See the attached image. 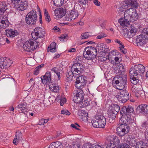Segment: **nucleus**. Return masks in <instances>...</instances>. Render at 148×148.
Listing matches in <instances>:
<instances>
[{"label":"nucleus","mask_w":148,"mask_h":148,"mask_svg":"<svg viewBox=\"0 0 148 148\" xmlns=\"http://www.w3.org/2000/svg\"><path fill=\"white\" fill-rule=\"evenodd\" d=\"M106 35L105 34H100L97 37V39H99L103 38L104 37H106Z\"/></svg>","instance_id":"58"},{"label":"nucleus","mask_w":148,"mask_h":148,"mask_svg":"<svg viewBox=\"0 0 148 148\" xmlns=\"http://www.w3.org/2000/svg\"><path fill=\"white\" fill-rule=\"evenodd\" d=\"M49 89L53 92H57L59 90V87L56 84L50 82L49 84Z\"/></svg>","instance_id":"29"},{"label":"nucleus","mask_w":148,"mask_h":148,"mask_svg":"<svg viewBox=\"0 0 148 148\" xmlns=\"http://www.w3.org/2000/svg\"><path fill=\"white\" fill-rule=\"evenodd\" d=\"M66 101V99L65 98H61L60 99V105L61 106H63L64 103Z\"/></svg>","instance_id":"56"},{"label":"nucleus","mask_w":148,"mask_h":148,"mask_svg":"<svg viewBox=\"0 0 148 148\" xmlns=\"http://www.w3.org/2000/svg\"><path fill=\"white\" fill-rule=\"evenodd\" d=\"M109 111H113L115 113L117 114V112L119 111L120 107L119 105L116 104H113L109 105L108 107Z\"/></svg>","instance_id":"31"},{"label":"nucleus","mask_w":148,"mask_h":148,"mask_svg":"<svg viewBox=\"0 0 148 148\" xmlns=\"http://www.w3.org/2000/svg\"><path fill=\"white\" fill-rule=\"evenodd\" d=\"M64 0H52L55 6L59 7L63 4Z\"/></svg>","instance_id":"40"},{"label":"nucleus","mask_w":148,"mask_h":148,"mask_svg":"<svg viewBox=\"0 0 148 148\" xmlns=\"http://www.w3.org/2000/svg\"><path fill=\"white\" fill-rule=\"evenodd\" d=\"M7 5L3 2L0 3V15L3 14L7 9Z\"/></svg>","instance_id":"35"},{"label":"nucleus","mask_w":148,"mask_h":148,"mask_svg":"<svg viewBox=\"0 0 148 148\" xmlns=\"http://www.w3.org/2000/svg\"><path fill=\"white\" fill-rule=\"evenodd\" d=\"M110 143L108 144L106 147L107 148H114L120 143L119 138L116 136H111L110 137Z\"/></svg>","instance_id":"12"},{"label":"nucleus","mask_w":148,"mask_h":148,"mask_svg":"<svg viewBox=\"0 0 148 148\" xmlns=\"http://www.w3.org/2000/svg\"><path fill=\"white\" fill-rule=\"evenodd\" d=\"M137 45L138 46H142L143 44L144 40L141 36H138L136 38Z\"/></svg>","instance_id":"43"},{"label":"nucleus","mask_w":148,"mask_h":148,"mask_svg":"<svg viewBox=\"0 0 148 148\" xmlns=\"http://www.w3.org/2000/svg\"><path fill=\"white\" fill-rule=\"evenodd\" d=\"M97 118L95 117V118L93 119L92 121V123L93 126L95 127L100 128L99 124V122L98 121V120Z\"/></svg>","instance_id":"44"},{"label":"nucleus","mask_w":148,"mask_h":148,"mask_svg":"<svg viewBox=\"0 0 148 148\" xmlns=\"http://www.w3.org/2000/svg\"><path fill=\"white\" fill-rule=\"evenodd\" d=\"M108 115L109 117L112 119H115L116 116L117 114L114 112V111H109V109H108Z\"/></svg>","instance_id":"42"},{"label":"nucleus","mask_w":148,"mask_h":148,"mask_svg":"<svg viewBox=\"0 0 148 148\" xmlns=\"http://www.w3.org/2000/svg\"><path fill=\"white\" fill-rule=\"evenodd\" d=\"M125 68L122 64H120L114 70V72L118 75H124Z\"/></svg>","instance_id":"22"},{"label":"nucleus","mask_w":148,"mask_h":148,"mask_svg":"<svg viewBox=\"0 0 148 148\" xmlns=\"http://www.w3.org/2000/svg\"><path fill=\"white\" fill-rule=\"evenodd\" d=\"M91 35L89 34V32H86L82 34L81 38L82 39H85L88 38Z\"/></svg>","instance_id":"48"},{"label":"nucleus","mask_w":148,"mask_h":148,"mask_svg":"<svg viewBox=\"0 0 148 148\" xmlns=\"http://www.w3.org/2000/svg\"><path fill=\"white\" fill-rule=\"evenodd\" d=\"M145 67L143 65L138 64L134 66L133 69L130 70V77H131V82L134 84H137L138 81V77L141 76L145 71Z\"/></svg>","instance_id":"2"},{"label":"nucleus","mask_w":148,"mask_h":148,"mask_svg":"<svg viewBox=\"0 0 148 148\" xmlns=\"http://www.w3.org/2000/svg\"><path fill=\"white\" fill-rule=\"evenodd\" d=\"M122 115L121 118L120 119L119 122L121 125H127L131 122L132 119L130 118V116H127L124 114Z\"/></svg>","instance_id":"14"},{"label":"nucleus","mask_w":148,"mask_h":148,"mask_svg":"<svg viewBox=\"0 0 148 148\" xmlns=\"http://www.w3.org/2000/svg\"><path fill=\"white\" fill-rule=\"evenodd\" d=\"M23 140L22 135L21 132L19 131H16V132L15 138L13 141V143L17 145L20 141Z\"/></svg>","instance_id":"24"},{"label":"nucleus","mask_w":148,"mask_h":148,"mask_svg":"<svg viewBox=\"0 0 148 148\" xmlns=\"http://www.w3.org/2000/svg\"><path fill=\"white\" fill-rule=\"evenodd\" d=\"M134 35L131 33L130 32H129L127 33V36L126 37L127 38L130 39L132 38Z\"/></svg>","instance_id":"55"},{"label":"nucleus","mask_w":148,"mask_h":148,"mask_svg":"<svg viewBox=\"0 0 148 148\" xmlns=\"http://www.w3.org/2000/svg\"><path fill=\"white\" fill-rule=\"evenodd\" d=\"M51 71L56 73V74H57V73L59 72L58 71V69L56 67H55L52 68L51 69Z\"/></svg>","instance_id":"61"},{"label":"nucleus","mask_w":148,"mask_h":148,"mask_svg":"<svg viewBox=\"0 0 148 148\" xmlns=\"http://www.w3.org/2000/svg\"><path fill=\"white\" fill-rule=\"evenodd\" d=\"M129 3L127 0H125L122 5L121 8L124 9L127 8L128 7H130Z\"/></svg>","instance_id":"49"},{"label":"nucleus","mask_w":148,"mask_h":148,"mask_svg":"<svg viewBox=\"0 0 148 148\" xmlns=\"http://www.w3.org/2000/svg\"><path fill=\"white\" fill-rule=\"evenodd\" d=\"M67 37V35L66 34L62 35L59 38L60 40L61 41H63Z\"/></svg>","instance_id":"53"},{"label":"nucleus","mask_w":148,"mask_h":148,"mask_svg":"<svg viewBox=\"0 0 148 148\" xmlns=\"http://www.w3.org/2000/svg\"><path fill=\"white\" fill-rule=\"evenodd\" d=\"M129 127L127 125H120L116 129V134L120 136H123L129 132Z\"/></svg>","instance_id":"10"},{"label":"nucleus","mask_w":148,"mask_h":148,"mask_svg":"<svg viewBox=\"0 0 148 148\" xmlns=\"http://www.w3.org/2000/svg\"><path fill=\"white\" fill-rule=\"evenodd\" d=\"M78 16V12L75 9L71 10L70 13L69 15L68 18H67V20L69 21L73 20L77 17Z\"/></svg>","instance_id":"23"},{"label":"nucleus","mask_w":148,"mask_h":148,"mask_svg":"<svg viewBox=\"0 0 148 148\" xmlns=\"http://www.w3.org/2000/svg\"><path fill=\"white\" fill-rule=\"evenodd\" d=\"M44 11L45 19L48 22H50L51 21V18L50 16L49 15V13L47 10L46 9H45Z\"/></svg>","instance_id":"45"},{"label":"nucleus","mask_w":148,"mask_h":148,"mask_svg":"<svg viewBox=\"0 0 148 148\" xmlns=\"http://www.w3.org/2000/svg\"><path fill=\"white\" fill-rule=\"evenodd\" d=\"M56 48H50L49 49V48H48L47 49V51H50L52 53H53L56 51Z\"/></svg>","instance_id":"64"},{"label":"nucleus","mask_w":148,"mask_h":148,"mask_svg":"<svg viewBox=\"0 0 148 148\" xmlns=\"http://www.w3.org/2000/svg\"><path fill=\"white\" fill-rule=\"evenodd\" d=\"M121 145H120L118 147V148H131L130 146L127 144L124 143H123Z\"/></svg>","instance_id":"51"},{"label":"nucleus","mask_w":148,"mask_h":148,"mask_svg":"<svg viewBox=\"0 0 148 148\" xmlns=\"http://www.w3.org/2000/svg\"><path fill=\"white\" fill-rule=\"evenodd\" d=\"M17 108L21 111V112L25 114V112H27V103L25 102L20 103L18 105Z\"/></svg>","instance_id":"28"},{"label":"nucleus","mask_w":148,"mask_h":148,"mask_svg":"<svg viewBox=\"0 0 148 148\" xmlns=\"http://www.w3.org/2000/svg\"><path fill=\"white\" fill-rule=\"evenodd\" d=\"M4 16L2 18L0 17V28H5L8 26L9 22L8 19L4 18Z\"/></svg>","instance_id":"26"},{"label":"nucleus","mask_w":148,"mask_h":148,"mask_svg":"<svg viewBox=\"0 0 148 148\" xmlns=\"http://www.w3.org/2000/svg\"><path fill=\"white\" fill-rule=\"evenodd\" d=\"M135 85L132 88V91L136 93V96L139 97L143 91L142 90V87L139 84H134Z\"/></svg>","instance_id":"20"},{"label":"nucleus","mask_w":148,"mask_h":148,"mask_svg":"<svg viewBox=\"0 0 148 148\" xmlns=\"http://www.w3.org/2000/svg\"><path fill=\"white\" fill-rule=\"evenodd\" d=\"M71 126L72 127H73L75 129L77 130H79L80 129L78 128V127H79L80 126L78 124H77V123H75V124H72Z\"/></svg>","instance_id":"52"},{"label":"nucleus","mask_w":148,"mask_h":148,"mask_svg":"<svg viewBox=\"0 0 148 148\" xmlns=\"http://www.w3.org/2000/svg\"><path fill=\"white\" fill-rule=\"evenodd\" d=\"M130 7H133L137 8L138 6V3L136 0H127Z\"/></svg>","instance_id":"38"},{"label":"nucleus","mask_w":148,"mask_h":148,"mask_svg":"<svg viewBox=\"0 0 148 148\" xmlns=\"http://www.w3.org/2000/svg\"><path fill=\"white\" fill-rule=\"evenodd\" d=\"M78 115L81 116L82 119L85 118L86 119L88 118V113L84 110H81L78 111Z\"/></svg>","instance_id":"39"},{"label":"nucleus","mask_w":148,"mask_h":148,"mask_svg":"<svg viewBox=\"0 0 148 148\" xmlns=\"http://www.w3.org/2000/svg\"><path fill=\"white\" fill-rule=\"evenodd\" d=\"M37 12L35 10H32L29 12L26 16L25 21L26 23L29 25H34L37 20Z\"/></svg>","instance_id":"5"},{"label":"nucleus","mask_w":148,"mask_h":148,"mask_svg":"<svg viewBox=\"0 0 148 148\" xmlns=\"http://www.w3.org/2000/svg\"><path fill=\"white\" fill-rule=\"evenodd\" d=\"M41 79L42 83L43 84H49L51 82V73L49 71H47L44 76H42Z\"/></svg>","instance_id":"16"},{"label":"nucleus","mask_w":148,"mask_h":148,"mask_svg":"<svg viewBox=\"0 0 148 148\" xmlns=\"http://www.w3.org/2000/svg\"><path fill=\"white\" fill-rule=\"evenodd\" d=\"M84 94L82 89L78 90L73 99L74 102L76 103H80L84 99Z\"/></svg>","instance_id":"11"},{"label":"nucleus","mask_w":148,"mask_h":148,"mask_svg":"<svg viewBox=\"0 0 148 148\" xmlns=\"http://www.w3.org/2000/svg\"><path fill=\"white\" fill-rule=\"evenodd\" d=\"M119 79V81L122 84V86H124V88L126 87L127 85V78L126 74L123 75H116Z\"/></svg>","instance_id":"25"},{"label":"nucleus","mask_w":148,"mask_h":148,"mask_svg":"<svg viewBox=\"0 0 148 148\" xmlns=\"http://www.w3.org/2000/svg\"><path fill=\"white\" fill-rule=\"evenodd\" d=\"M28 41V43H27V45H30L31 46L33 47L34 48V49L39 46L40 42L39 41V40L38 42L36 41V40L32 39L29 40Z\"/></svg>","instance_id":"27"},{"label":"nucleus","mask_w":148,"mask_h":148,"mask_svg":"<svg viewBox=\"0 0 148 148\" xmlns=\"http://www.w3.org/2000/svg\"><path fill=\"white\" fill-rule=\"evenodd\" d=\"M15 1L14 7L17 10L24 11L28 7L27 2L26 0H17Z\"/></svg>","instance_id":"6"},{"label":"nucleus","mask_w":148,"mask_h":148,"mask_svg":"<svg viewBox=\"0 0 148 148\" xmlns=\"http://www.w3.org/2000/svg\"><path fill=\"white\" fill-rule=\"evenodd\" d=\"M115 97L119 101L122 103H125L126 102L127 100L129 99H126L125 98V97L122 96H121V95L119 94V95H116Z\"/></svg>","instance_id":"37"},{"label":"nucleus","mask_w":148,"mask_h":148,"mask_svg":"<svg viewBox=\"0 0 148 148\" xmlns=\"http://www.w3.org/2000/svg\"><path fill=\"white\" fill-rule=\"evenodd\" d=\"M49 148H63V146L60 142L52 143L49 146Z\"/></svg>","instance_id":"32"},{"label":"nucleus","mask_w":148,"mask_h":148,"mask_svg":"<svg viewBox=\"0 0 148 148\" xmlns=\"http://www.w3.org/2000/svg\"><path fill=\"white\" fill-rule=\"evenodd\" d=\"M5 35L8 37L13 38L18 35L17 30L11 29H8L5 31Z\"/></svg>","instance_id":"21"},{"label":"nucleus","mask_w":148,"mask_h":148,"mask_svg":"<svg viewBox=\"0 0 148 148\" xmlns=\"http://www.w3.org/2000/svg\"><path fill=\"white\" fill-rule=\"evenodd\" d=\"M12 61L8 58H5L0 56V68L1 69H7L12 64Z\"/></svg>","instance_id":"9"},{"label":"nucleus","mask_w":148,"mask_h":148,"mask_svg":"<svg viewBox=\"0 0 148 148\" xmlns=\"http://www.w3.org/2000/svg\"><path fill=\"white\" fill-rule=\"evenodd\" d=\"M137 110L140 114L146 115L148 114V105L142 104L139 105Z\"/></svg>","instance_id":"15"},{"label":"nucleus","mask_w":148,"mask_h":148,"mask_svg":"<svg viewBox=\"0 0 148 148\" xmlns=\"http://www.w3.org/2000/svg\"><path fill=\"white\" fill-rule=\"evenodd\" d=\"M72 70L71 67L70 70H67V71L66 76L68 79V80L69 81H71L72 79L73 76L77 75L73 73L74 72Z\"/></svg>","instance_id":"34"},{"label":"nucleus","mask_w":148,"mask_h":148,"mask_svg":"<svg viewBox=\"0 0 148 148\" xmlns=\"http://www.w3.org/2000/svg\"><path fill=\"white\" fill-rule=\"evenodd\" d=\"M119 94L121 95V96H122L125 97V98L126 99H129V95L128 92L125 89H122L120 90Z\"/></svg>","instance_id":"36"},{"label":"nucleus","mask_w":148,"mask_h":148,"mask_svg":"<svg viewBox=\"0 0 148 148\" xmlns=\"http://www.w3.org/2000/svg\"><path fill=\"white\" fill-rule=\"evenodd\" d=\"M134 112L133 107L131 106H123L121 110L120 113L121 114H125L126 115L130 116Z\"/></svg>","instance_id":"13"},{"label":"nucleus","mask_w":148,"mask_h":148,"mask_svg":"<svg viewBox=\"0 0 148 148\" xmlns=\"http://www.w3.org/2000/svg\"><path fill=\"white\" fill-rule=\"evenodd\" d=\"M78 2L81 4L85 5L87 3V0H78Z\"/></svg>","instance_id":"57"},{"label":"nucleus","mask_w":148,"mask_h":148,"mask_svg":"<svg viewBox=\"0 0 148 148\" xmlns=\"http://www.w3.org/2000/svg\"><path fill=\"white\" fill-rule=\"evenodd\" d=\"M112 84L113 86L115 87L117 89L121 90L124 88V86H122V84L120 82L119 79L116 76L113 79L112 81Z\"/></svg>","instance_id":"17"},{"label":"nucleus","mask_w":148,"mask_h":148,"mask_svg":"<svg viewBox=\"0 0 148 148\" xmlns=\"http://www.w3.org/2000/svg\"><path fill=\"white\" fill-rule=\"evenodd\" d=\"M86 76L81 75L78 77L75 83L76 88L78 89H82L86 85L87 82Z\"/></svg>","instance_id":"7"},{"label":"nucleus","mask_w":148,"mask_h":148,"mask_svg":"<svg viewBox=\"0 0 148 148\" xmlns=\"http://www.w3.org/2000/svg\"><path fill=\"white\" fill-rule=\"evenodd\" d=\"M146 144L142 141H138L136 143V148H146Z\"/></svg>","instance_id":"41"},{"label":"nucleus","mask_w":148,"mask_h":148,"mask_svg":"<svg viewBox=\"0 0 148 148\" xmlns=\"http://www.w3.org/2000/svg\"><path fill=\"white\" fill-rule=\"evenodd\" d=\"M97 52V49L92 47H87L83 51L84 57L88 60H92L96 58Z\"/></svg>","instance_id":"4"},{"label":"nucleus","mask_w":148,"mask_h":148,"mask_svg":"<svg viewBox=\"0 0 148 148\" xmlns=\"http://www.w3.org/2000/svg\"><path fill=\"white\" fill-rule=\"evenodd\" d=\"M82 57L78 56L73 61L72 69L75 75H79L84 71V67L81 63Z\"/></svg>","instance_id":"3"},{"label":"nucleus","mask_w":148,"mask_h":148,"mask_svg":"<svg viewBox=\"0 0 148 148\" xmlns=\"http://www.w3.org/2000/svg\"><path fill=\"white\" fill-rule=\"evenodd\" d=\"M94 3L97 6H99L100 5V3L98 0H93Z\"/></svg>","instance_id":"63"},{"label":"nucleus","mask_w":148,"mask_h":148,"mask_svg":"<svg viewBox=\"0 0 148 148\" xmlns=\"http://www.w3.org/2000/svg\"><path fill=\"white\" fill-rule=\"evenodd\" d=\"M80 103H81L82 107L83 108L86 107L90 105L89 101L87 99H85L83 101H82Z\"/></svg>","instance_id":"47"},{"label":"nucleus","mask_w":148,"mask_h":148,"mask_svg":"<svg viewBox=\"0 0 148 148\" xmlns=\"http://www.w3.org/2000/svg\"><path fill=\"white\" fill-rule=\"evenodd\" d=\"M102 147H103L102 145L101 147L97 143L92 144L89 143H87L84 145L82 148H102Z\"/></svg>","instance_id":"30"},{"label":"nucleus","mask_w":148,"mask_h":148,"mask_svg":"<svg viewBox=\"0 0 148 148\" xmlns=\"http://www.w3.org/2000/svg\"><path fill=\"white\" fill-rule=\"evenodd\" d=\"M28 41H26L23 44V48L26 51L28 52H31L34 50V48L33 47L31 46L30 45H28Z\"/></svg>","instance_id":"33"},{"label":"nucleus","mask_w":148,"mask_h":148,"mask_svg":"<svg viewBox=\"0 0 148 148\" xmlns=\"http://www.w3.org/2000/svg\"><path fill=\"white\" fill-rule=\"evenodd\" d=\"M138 17L136 10L133 8H129L125 11L124 13V19L121 18L118 22L122 26H127L129 24V21L136 20Z\"/></svg>","instance_id":"1"},{"label":"nucleus","mask_w":148,"mask_h":148,"mask_svg":"<svg viewBox=\"0 0 148 148\" xmlns=\"http://www.w3.org/2000/svg\"><path fill=\"white\" fill-rule=\"evenodd\" d=\"M114 60L115 64H118L120 62V61H121V59L120 58H119L118 57H116L114 58Z\"/></svg>","instance_id":"54"},{"label":"nucleus","mask_w":148,"mask_h":148,"mask_svg":"<svg viewBox=\"0 0 148 148\" xmlns=\"http://www.w3.org/2000/svg\"><path fill=\"white\" fill-rule=\"evenodd\" d=\"M142 33L148 36V27L144 28L142 31Z\"/></svg>","instance_id":"60"},{"label":"nucleus","mask_w":148,"mask_h":148,"mask_svg":"<svg viewBox=\"0 0 148 148\" xmlns=\"http://www.w3.org/2000/svg\"><path fill=\"white\" fill-rule=\"evenodd\" d=\"M147 128H148V123L147 121L143 122L140 125V128L145 130Z\"/></svg>","instance_id":"50"},{"label":"nucleus","mask_w":148,"mask_h":148,"mask_svg":"<svg viewBox=\"0 0 148 148\" xmlns=\"http://www.w3.org/2000/svg\"><path fill=\"white\" fill-rule=\"evenodd\" d=\"M5 40L3 38H0V46L5 44Z\"/></svg>","instance_id":"59"},{"label":"nucleus","mask_w":148,"mask_h":148,"mask_svg":"<svg viewBox=\"0 0 148 148\" xmlns=\"http://www.w3.org/2000/svg\"><path fill=\"white\" fill-rule=\"evenodd\" d=\"M49 120V118L47 119L43 118L39 120L38 125H44L45 124L47 123Z\"/></svg>","instance_id":"46"},{"label":"nucleus","mask_w":148,"mask_h":148,"mask_svg":"<svg viewBox=\"0 0 148 148\" xmlns=\"http://www.w3.org/2000/svg\"><path fill=\"white\" fill-rule=\"evenodd\" d=\"M96 118L98 120V121L99 124L100 128H104L106 123V120L105 117L101 115H97Z\"/></svg>","instance_id":"19"},{"label":"nucleus","mask_w":148,"mask_h":148,"mask_svg":"<svg viewBox=\"0 0 148 148\" xmlns=\"http://www.w3.org/2000/svg\"><path fill=\"white\" fill-rule=\"evenodd\" d=\"M124 141L128 143L132 146L136 145L137 143L136 142V139L134 137H133L132 136L128 135L125 136Z\"/></svg>","instance_id":"18"},{"label":"nucleus","mask_w":148,"mask_h":148,"mask_svg":"<svg viewBox=\"0 0 148 148\" xmlns=\"http://www.w3.org/2000/svg\"><path fill=\"white\" fill-rule=\"evenodd\" d=\"M45 34V31L42 28L37 27L34 29L31 35L34 39H37L38 38H43Z\"/></svg>","instance_id":"8"},{"label":"nucleus","mask_w":148,"mask_h":148,"mask_svg":"<svg viewBox=\"0 0 148 148\" xmlns=\"http://www.w3.org/2000/svg\"><path fill=\"white\" fill-rule=\"evenodd\" d=\"M56 43L55 42H52L50 45L49 47H48L49 49L50 48H56Z\"/></svg>","instance_id":"62"}]
</instances>
